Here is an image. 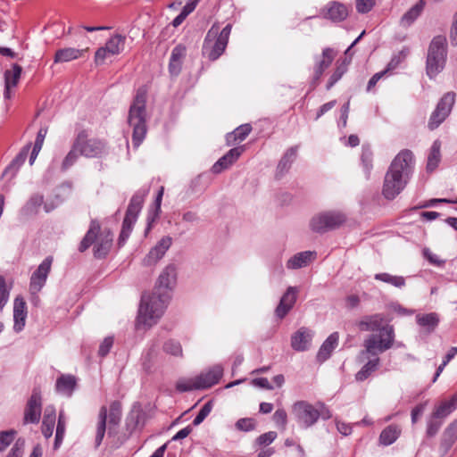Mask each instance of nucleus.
I'll use <instances>...</instances> for the list:
<instances>
[{
  "label": "nucleus",
  "instance_id": "nucleus-1",
  "mask_svg": "<svg viewBox=\"0 0 457 457\" xmlns=\"http://www.w3.org/2000/svg\"><path fill=\"white\" fill-rule=\"evenodd\" d=\"M176 267L172 264L166 266L158 278L153 294L142 295L137 326L142 325L149 328L162 316L170 299V292L176 284Z\"/></svg>",
  "mask_w": 457,
  "mask_h": 457
},
{
  "label": "nucleus",
  "instance_id": "nucleus-2",
  "mask_svg": "<svg viewBox=\"0 0 457 457\" xmlns=\"http://www.w3.org/2000/svg\"><path fill=\"white\" fill-rule=\"evenodd\" d=\"M357 325L361 331H378V334H370L365 338L362 354L378 355L393 346L395 329L393 326L386 323L382 314L365 316Z\"/></svg>",
  "mask_w": 457,
  "mask_h": 457
},
{
  "label": "nucleus",
  "instance_id": "nucleus-3",
  "mask_svg": "<svg viewBox=\"0 0 457 457\" xmlns=\"http://www.w3.org/2000/svg\"><path fill=\"white\" fill-rule=\"evenodd\" d=\"M146 90L143 87L137 89L134 100L129 107L128 122L133 129L132 143L137 147L146 134Z\"/></svg>",
  "mask_w": 457,
  "mask_h": 457
},
{
  "label": "nucleus",
  "instance_id": "nucleus-4",
  "mask_svg": "<svg viewBox=\"0 0 457 457\" xmlns=\"http://www.w3.org/2000/svg\"><path fill=\"white\" fill-rule=\"evenodd\" d=\"M231 24H227L220 31L217 24H213L208 30L203 44V55L210 61H216L225 52L229 36Z\"/></svg>",
  "mask_w": 457,
  "mask_h": 457
},
{
  "label": "nucleus",
  "instance_id": "nucleus-5",
  "mask_svg": "<svg viewBox=\"0 0 457 457\" xmlns=\"http://www.w3.org/2000/svg\"><path fill=\"white\" fill-rule=\"evenodd\" d=\"M100 224L96 220H92L89 229L83 237L79 246V252H85L93 243L94 255L96 258H103L107 255L112 245V234L109 230L100 233Z\"/></svg>",
  "mask_w": 457,
  "mask_h": 457
},
{
  "label": "nucleus",
  "instance_id": "nucleus-6",
  "mask_svg": "<svg viewBox=\"0 0 457 457\" xmlns=\"http://www.w3.org/2000/svg\"><path fill=\"white\" fill-rule=\"evenodd\" d=\"M121 417L122 406L119 401H112L109 408L105 405L100 408L96 428V447L101 445L105 435L107 425L108 431L111 433L112 429H115L120 425Z\"/></svg>",
  "mask_w": 457,
  "mask_h": 457
},
{
  "label": "nucleus",
  "instance_id": "nucleus-7",
  "mask_svg": "<svg viewBox=\"0 0 457 457\" xmlns=\"http://www.w3.org/2000/svg\"><path fill=\"white\" fill-rule=\"evenodd\" d=\"M446 61L445 38L443 37H435L428 48L427 57V74L430 79L435 78L441 72Z\"/></svg>",
  "mask_w": 457,
  "mask_h": 457
},
{
  "label": "nucleus",
  "instance_id": "nucleus-8",
  "mask_svg": "<svg viewBox=\"0 0 457 457\" xmlns=\"http://www.w3.org/2000/svg\"><path fill=\"white\" fill-rule=\"evenodd\" d=\"M147 193V189H143L137 191L132 196L122 222V228L119 237V245L124 244L129 238L132 231L133 224L136 222L137 215L142 209L143 203Z\"/></svg>",
  "mask_w": 457,
  "mask_h": 457
},
{
  "label": "nucleus",
  "instance_id": "nucleus-9",
  "mask_svg": "<svg viewBox=\"0 0 457 457\" xmlns=\"http://www.w3.org/2000/svg\"><path fill=\"white\" fill-rule=\"evenodd\" d=\"M291 415L298 427L303 429L312 427L320 419L316 404H312L303 400L293 403Z\"/></svg>",
  "mask_w": 457,
  "mask_h": 457
},
{
  "label": "nucleus",
  "instance_id": "nucleus-10",
  "mask_svg": "<svg viewBox=\"0 0 457 457\" xmlns=\"http://www.w3.org/2000/svg\"><path fill=\"white\" fill-rule=\"evenodd\" d=\"M345 221V216L340 212H323L314 215L310 220V228L323 234L339 228Z\"/></svg>",
  "mask_w": 457,
  "mask_h": 457
},
{
  "label": "nucleus",
  "instance_id": "nucleus-11",
  "mask_svg": "<svg viewBox=\"0 0 457 457\" xmlns=\"http://www.w3.org/2000/svg\"><path fill=\"white\" fill-rule=\"evenodd\" d=\"M74 142L81 156L86 158H98L106 153L105 143L98 138L89 137L85 130L78 133Z\"/></svg>",
  "mask_w": 457,
  "mask_h": 457
},
{
  "label": "nucleus",
  "instance_id": "nucleus-12",
  "mask_svg": "<svg viewBox=\"0 0 457 457\" xmlns=\"http://www.w3.org/2000/svg\"><path fill=\"white\" fill-rule=\"evenodd\" d=\"M409 179V178L398 173L397 170L388 169L384 179L383 195L388 200L394 199L403 190Z\"/></svg>",
  "mask_w": 457,
  "mask_h": 457
},
{
  "label": "nucleus",
  "instance_id": "nucleus-13",
  "mask_svg": "<svg viewBox=\"0 0 457 457\" xmlns=\"http://www.w3.org/2000/svg\"><path fill=\"white\" fill-rule=\"evenodd\" d=\"M409 179V178L398 173L397 170L388 169L384 179L383 195L388 200L394 199L403 190Z\"/></svg>",
  "mask_w": 457,
  "mask_h": 457
},
{
  "label": "nucleus",
  "instance_id": "nucleus-14",
  "mask_svg": "<svg viewBox=\"0 0 457 457\" xmlns=\"http://www.w3.org/2000/svg\"><path fill=\"white\" fill-rule=\"evenodd\" d=\"M454 102L455 94L453 92H448L444 95L429 118L428 126L430 130L436 129L446 119L452 111Z\"/></svg>",
  "mask_w": 457,
  "mask_h": 457
},
{
  "label": "nucleus",
  "instance_id": "nucleus-15",
  "mask_svg": "<svg viewBox=\"0 0 457 457\" xmlns=\"http://www.w3.org/2000/svg\"><path fill=\"white\" fill-rule=\"evenodd\" d=\"M53 257H46L32 273L29 282V291L32 295H37L46 285L47 277L51 270Z\"/></svg>",
  "mask_w": 457,
  "mask_h": 457
},
{
  "label": "nucleus",
  "instance_id": "nucleus-16",
  "mask_svg": "<svg viewBox=\"0 0 457 457\" xmlns=\"http://www.w3.org/2000/svg\"><path fill=\"white\" fill-rule=\"evenodd\" d=\"M414 167V155L411 150H402L393 160L389 170H397L398 173L411 178Z\"/></svg>",
  "mask_w": 457,
  "mask_h": 457
},
{
  "label": "nucleus",
  "instance_id": "nucleus-17",
  "mask_svg": "<svg viewBox=\"0 0 457 457\" xmlns=\"http://www.w3.org/2000/svg\"><path fill=\"white\" fill-rule=\"evenodd\" d=\"M42 411V400L40 393L34 390L29 399L24 411V423H38Z\"/></svg>",
  "mask_w": 457,
  "mask_h": 457
},
{
  "label": "nucleus",
  "instance_id": "nucleus-18",
  "mask_svg": "<svg viewBox=\"0 0 457 457\" xmlns=\"http://www.w3.org/2000/svg\"><path fill=\"white\" fill-rule=\"evenodd\" d=\"M313 331L302 327L291 336V347L297 352H303L311 347Z\"/></svg>",
  "mask_w": 457,
  "mask_h": 457
},
{
  "label": "nucleus",
  "instance_id": "nucleus-19",
  "mask_svg": "<svg viewBox=\"0 0 457 457\" xmlns=\"http://www.w3.org/2000/svg\"><path fill=\"white\" fill-rule=\"evenodd\" d=\"M172 244V239L170 237H162L158 243L150 250L148 254L145 257L144 262L145 265H154L159 260H161L168 249L170 247Z\"/></svg>",
  "mask_w": 457,
  "mask_h": 457
},
{
  "label": "nucleus",
  "instance_id": "nucleus-20",
  "mask_svg": "<svg viewBox=\"0 0 457 457\" xmlns=\"http://www.w3.org/2000/svg\"><path fill=\"white\" fill-rule=\"evenodd\" d=\"M27 304L23 297L17 296L13 303V330L20 333L23 330L27 319Z\"/></svg>",
  "mask_w": 457,
  "mask_h": 457
},
{
  "label": "nucleus",
  "instance_id": "nucleus-21",
  "mask_svg": "<svg viewBox=\"0 0 457 457\" xmlns=\"http://www.w3.org/2000/svg\"><path fill=\"white\" fill-rule=\"evenodd\" d=\"M298 290L295 287H289L286 293L282 295L278 305L276 308V315L279 319H283L288 312L293 308L296 302Z\"/></svg>",
  "mask_w": 457,
  "mask_h": 457
},
{
  "label": "nucleus",
  "instance_id": "nucleus-22",
  "mask_svg": "<svg viewBox=\"0 0 457 457\" xmlns=\"http://www.w3.org/2000/svg\"><path fill=\"white\" fill-rule=\"evenodd\" d=\"M245 147L239 146L230 149L225 155L220 158L212 166L213 173H220L222 170L230 167L242 154Z\"/></svg>",
  "mask_w": 457,
  "mask_h": 457
},
{
  "label": "nucleus",
  "instance_id": "nucleus-23",
  "mask_svg": "<svg viewBox=\"0 0 457 457\" xmlns=\"http://www.w3.org/2000/svg\"><path fill=\"white\" fill-rule=\"evenodd\" d=\"M348 8L339 2H331L323 10V16L333 22H339L345 20L348 16Z\"/></svg>",
  "mask_w": 457,
  "mask_h": 457
},
{
  "label": "nucleus",
  "instance_id": "nucleus-24",
  "mask_svg": "<svg viewBox=\"0 0 457 457\" xmlns=\"http://www.w3.org/2000/svg\"><path fill=\"white\" fill-rule=\"evenodd\" d=\"M223 374V369L220 365H216L206 372H203L196 376L197 383L200 389H205L217 384Z\"/></svg>",
  "mask_w": 457,
  "mask_h": 457
},
{
  "label": "nucleus",
  "instance_id": "nucleus-25",
  "mask_svg": "<svg viewBox=\"0 0 457 457\" xmlns=\"http://www.w3.org/2000/svg\"><path fill=\"white\" fill-rule=\"evenodd\" d=\"M87 50V48L79 49L76 47L60 48L54 54V62L63 63L78 60L81 58Z\"/></svg>",
  "mask_w": 457,
  "mask_h": 457
},
{
  "label": "nucleus",
  "instance_id": "nucleus-26",
  "mask_svg": "<svg viewBox=\"0 0 457 457\" xmlns=\"http://www.w3.org/2000/svg\"><path fill=\"white\" fill-rule=\"evenodd\" d=\"M315 251H304L292 256L287 262V268L296 270L307 266L316 259Z\"/></svg>",
  "mask_w": 457,
  "mask_h": 457
},
{
  "label": "nucleus",
  "instance_id": "nucleus-27",
  "mask_svg": "<svg viewBox=\"0 0 457 457\" xmlns=\"http://www.w3.org/2000/svg\"><path fill=\"white\" fill-rule=\"evenodd\" d=\"M22 68L18 64H13L11 70L4 72V97L9 99L11 97V88L17 86Z\"/></svg>",
  "mask_w": 457,
  "mask_h": 457
},
{
  "label": "nucleus",
  "instance_id": "nucleus-28",
  "mask_svg": "<svg viewBox=\"0 0 457 457\" xmlns=\"http://www.w3.org/2000/svg\"><path fill=\"white\" fill-rule=\"evenodd\" d=\"M338 333L334 332L324 341L317 353V360L319 361L323 362L330 357L333 350L338 345Z\"/></svg>",
  "mask_w": 457,
  "mask_h": 457
},
{
  "label": "nucleus",
  "instance_id": "nucleus-29",
  "mask_svg": "<svg viewBox=\"0 0 457 457\" xmlns=\"http://www.w3.org/2000/svg\"><path fill=\"white\" fill-rule=\"evenodd\" d=\"M55 420L56 412L54 407H46L41 428L42 434L46 438H50L53 436L54 428L55 426Z\"/></svg>",
  "mask_w": 457,
  "mask_h": 457
},
{
  "label": "nucleus",
  "instance_id": "nucleus-30",
  "mask_svg": "<svg viewBox=\"0 0 457 457\" xmlns=\"http://www.w3.org/2000/svg\"><path fill=\"white\" fill-rule=\"evenodd\" d=\"M402 433V428L399 425L391 424L386 427L379 435V443L385 446L394 444Z\"/></svg>",
  "mask_w": 457,
  "mask_h": 457
},
{
  "label": "nucleus",
  "instance_id": "nucleus-31",
  "mask_svg": "<svg viewBox=\"0 0 457 457\" xmlns=\"http://www.w3.org/2000/svg\"><path fill=\"white\" fill-rule=\"evenodd\" d=\"M76 378L72 375H62L56 380L55 388L59 394L71 396L76 387Z\"/></svg>",
  "mask_w": 457,
  "mask_h": 457
},
{
  "label": "nucleus",
  "instance_id": "nucleus-32",
  "mask_svg": "<svg viewBox=\"0 0 457 457\" xmlns=\"http://www.w3.org/2000/svg\"><path fill=\"white\" fill-rule=\"evenodd\" d=\"M441 161V142L435 140L431 145L428 155L427 170L429 172L434 171Z\"/></svg>",
  "mask_w": 457,
  "mask_h": 457
},
{
  "label": "nucleus",
  "instance_id": "nucleus-33",
  "mask_svg": "<svg viewBox=\"0 0 457 457\" xmlns=\"http://www.w3.org/2000/svg\"><path fill=\"white\" fill-rule=\"evenodd\" d=\"M367 357H370L366 354ZM370 359L363 367L356 373L355 379L357 381H364L367 379L375 370H378L380 359L378 355L371 356Z\"/></svg>",
  "mask_w": 457,
  "mask_h": 457
},
{
  "label": "nucleus",
  "instance_id": "nucleus-34",
  "mask_svg": "<svg viewBox=\"0 0 457 457\" xmlns=\"http://www.w3.org/2000/svg\"><path fill=\"white\" fill-rule=\"evenodd\" d=\"M298 146H292L287 150L282 158L280 159L277 170L278 174L287 172L291 164L295 162L297 156Z\"/></svg>",
  "mask_w": 457,
  "mask_h": 457
},
{
  "label": "nucleus",
  "instance_id": "nucleus-35",
  "mask_svg": "<svg viewBox=\"0 0 457 457\" xmlns=\"http://www.w3.org/2000/svg\"><path fill=\"white\" fill-rule=\"evenodd\" d=\"M252 131L250 124H243L237 127L233 132L228 133L226 137L227 144L228 145L236 144L237 141H243Z\"/></svg>",
  "mask_w": 457,
  "mask_h": 457
},
{
  "label": "nucleus",
  "instance_id": "nucleus-36",
  "mask_svg": "<svg viewBox=\"0 0 457 457\" xmlns=\"http://www.w3.org/2000/svg\"><path fill=\"white\" fill-rule=\"evenodd\" d=\"M126 37L120 34H115L109 38L105 43L107 52L112 54L114 56L120 54L125 47Z\"/></svg>",
  "mask_w": 457,
  "mask_h": 457
},
{
  "label": "nucleus",
  "instance_id": "nucleus-37",
  "mask_svg": "<svg viewBox=\"0 0 457 457\" xmlns=\"http://www.w3.org/2000/svg\"><path fill=\"white\" fill-rule=\"evenodd\" d=\"M425 3L420 0L414 6H412L407 12L403 14L400 22L403 27L410 26L421 13Z\"/></svg>",
  "mask_w": 457,
  "mask_h": 457
},
{
  "label": "nucleus",
  "instance_id": "nucleus-38",
  "mask_svg": "<svg viewBox=\"0 0 457 457\" xmlns=\"http://www.w3.org/2000/svg\"><path fill=\"white\" fill-rule=\"evenodd\" d=\"M417 323L427 331H433L438 324L439 319L436 313L430 312L427 314H418L416 316Z\"/></svg>",
  "mask_w": 457,
  "mask_h": 457
},
{
  "label": "nucleus",
  "instance_id": "nucleus-39",
  "mask_svg": "<svg viewBox=\"0 0 457 457\" xmlns=\"http://www.w3.org/2000/svg\"><path fill=\"white\" fill-rule=\"evenodd\" d=\"M30 149V145H27L24 146L21 152L17 154V156L12 160L10 165L5 169L4 174L12 172V176L16 174L20 167L25 162L29 152Z\"/></svg>",
  "mask_w": 457,
  "mask_h": 457
},
{
  "label": "nucleus",
  "instance_id": "nucleus-40",
  "mask_svg": "<svg viewBox=\"0 0 457 457\" xmlns=\"http://www.w3.org/2000/svg\"><path fill=\"white\" fill-rule=\"evenodd\" d=\"M457 440V419L451 422L443 434L442 445L447 450Z\"/></svg>",
  "mask_w": 457,
  "mask_h": 457
},
{
  "label": "nucleus",
  "instance_id": "nucleus-41",
  "mask_svg": "<svg viewBox=\"0 0 457 457\" xmlns=\"http://www.w3.org/2000/svg\"><path fill=\"white\" fill-rule=\"evenodd\" d=\"M375 279L382 281L386 284H390L397 288H403L405 287V278L403 276L391 275L389 273H378L375 275Z\"/></svg>",
  "mask_w": 457,
  "mask_h": 457
},
{
  "label": "nucleus",
  "instance_id": "nucleus-42",
  "mask_svg": "<svg viewBox=\"0 0 457 457\" xmlns=\"http://www.w3.org/2000/svg\"><path fill=\"white\" fill-rule=\"evenodd\" d=\"M334 59L333 50L325 48L322 52V60L318 63L315 68V77L318 79L323 71L330 65Z\"/></svg>",
  "mask_w": 457,
  "mask_h": 457
},
{
  "label": "nucleus",
  "instance_id": "nucleus-43",
  "mask_svg": "<svg viewBox=\"0 0 457 457\" xmlns=\"http://www.w3.org/2000/svg\"><path fill=\"white\" fill-rule=\"evenodd\" d=\"M444 420L433 413L427 418L426 436L428 437L435 436L441 428Z\"/></svg>",
  "mask_w": 457,
  "mask_h": 457
},
{
  "label": "nucleus",
  "instance_id": "nucleus-44",
  "mask_svg": "<svg viewBox=\"0 0 457 457\" xmlns=\"http://www.w3.org/2000/svg\"><path fill=\"white\" fill-rule=\"evenodd\" d=\"M79 156H81L80 151L79 147H76V144L73 141L71 150L66 154L62 162V170H66L71 167L74 163H76Z\"/></svg>",
  "mask_w": 457,
  "mask_h": 457
},
{
  "label": "nucleus",
  "instance_id": "nucleus-45",
  "mask_svg": "<svg viewBox=\"0 0 457 457\" xmlns=\"http://www.w3.org/2000/svg\"><path fill=\"white\" fill-rule=\"evenodd\" d=\"M453 411V405L445 400L442 401L439 404L436 405L431 413L445 420V419L448 417Z\"/></svg>",
  "mask_w": 457,
  "mask_h": 457
},
{
  "label": "nucleus",
  "instance_id": "nucleus-46",
  "mask_svg": "<svg viewBox=\"0 0 457 457\" xmlns=\"http://www.w3.org/2000/svg\"><path fill=\"white\" fill-rule=\"evenodd\" d=\"M176 389L179 392H187L193 390H199V384L197 383L196 377L190 378H181L176 384Z\"/></svg>",
  "mask_w": 457,
  "mask_h": 457
},
{
  "label": "nucleus",
  "instance_id": "nucleus-47",
  "mask_svg": "<svg viewBox=\"0 0 457 457\" xmlns=\"http://www.w3.org/2000/svg\"><path fill=\"white\" fill-rule=\"evenodd\" d=\"M44 203V197L41 195L36 194L32 195L28 203L26 204L24 209L28 213H37L39 207Z\"/></svg>",
  "mask_w": 457,
  "mask_h": 457
},
{
  "label": "nucleus",
  "instance_id": "nucleus-48",
  "mask_svg": "<svg viewBox=\"0 0 457 457\" xmlns=\"http://www.w3.org/2000/svg\"><path fill=\"white\" fill-rule=\"evenodd\" d=\"M163 351L173 356H182V346L179 342L173 339L168 340L163 344Z\"/></svg>",
  "mask_w": 457,
  "mask_h": 457
},
{
  "label": "nucleus",
  "instance_id": "nucleus-49",
  "mask_svg": "<svg viewBox=\"0 0 457 457\" xmlns=\"http://www.w3.org/2000/svg\"><path fill=\"white\" fill-rule=\"evenodd\" d=\"M361 160L365 173V178L366 179H369L370 178L371 170L373 168L371 152L370 150H363Z\"/></svg>",
  "mask_w": 457,
  "mask_h": 457
},
{
  "label": "nucleus",
  "instance_id": "nucleus-50",
  "mask_svg": "<svg viewBox=\"0 0 457 457\" xmlns=\"http://www.w3.org/2000/svg\"><path fill=\"white\" fill-rule=\"evenodd\" d=\"M212 410V403L211 401L204 403V405L199 411L198 414L194 419L193 425L194 426L200 425L204 420V419L210 414Z\"/></svg>",
  "mask_w": 457,
  "mask_h": 457
},
{
  "label": "nucleus",
  "instance_id": "nucleus-51",
  "mask_svg": "<svg viewBox=\"0 0 457 457\" xmlns=\"http://www.w3.org/2000/svg\"><path fill=\"white\" fill-rule=\"evenodd\" d=\"M273 420L278 427L285 430L287 424V414L286 411L282 408L278 409L273 414Z\"/></svg>",
  "mask_w": 457,
  "mask_h": 457
},
{
  "label": "nucleus",
  "instance_id": "nucleus-52",
  "mask_svg": "<svg viewBox=\"0 0 457 457\" xmlns=\"http://www.w3.org/2000/svg\"><path fill=\"white\" fill-rule=\"evenodd\" d=\"M114 56L112 54L107 52V48L104 46L99 47L95 54V62L96 65H102L106 60Z\"/></svg>",
  "mask_w": 457,
  "mask_h": 457
},
{
  "label": "nucleus",
  "instance_id": "nucleus-53",
  "mask_svg": "<svg viewBox=\"0 0 457 457\" xmlns=\"http://www.w3.org/2000/svg\"><path fill=\"white\" fill-rule=\"evenodd\" d=\"M15 431H3L0 432V452L4 450L13 441Z\"/></svg>",
  "mask_w": 457,
  "mask_h": 457
},
{
  "label": "nucleus",
  "instance_id": "nucleus-54",
  "mask_svg": "<svg viewBox=\"0 0 457 457\" xmlns=\"http://www.w3.org/2000/svg\"><path fill=\"white\" fill-rule=\"evenodd\" d=\"M9 300V291L3 277L0 276V312L4 309Z\"/></svg>",
  "mask_w": 457,
  "mask_h": 457
},
{
  "label": "nucleus",
  "instance_id": "nucleus-55",
  "mask_svg": "<svg viewBox=\"0 0 457 457\" xmlns=\"http://www.w3.org/2000/svg\"><path fill=\"white\" fill-rule=\"evenodd\" d=\"M255 423L253 419L243 418L239 419L236 423V428L242 431H251L254 429Z\"/></svg>",
  "mask_w": 457,
  "mask_h": 457
},
{
  "label": "nucleus",
  "instance_id": "nucleus-56",
  "mask_svg": "<svg viewBox=\"0 0 457 457\" xmlns=\"http://www.w3.org/2000/svg\"><path fill=\"white\" fill-rule=\"evenodd\" d=\"M277 438V433L275 431H269L259 436L256 439V444L259 445H269Z\"/></svg>",
  "mask_w": 457,
  "mask_h": 457
},
{
  "label": "nucleus",
  "instance_id": "nucleus-57",
  "mask_svg": "<svg viewBox=\"0 0 457 457\" xmlns=\"http://www.w3.org/2000/svg\"><path fill=\"white\" fill-rule=\"evenodd\" d=\"M112 345H113V337H105L99 346V350H98L99 355L102 357L106 356L109 353L110 350L112 349Z\"/></svg>",
  "mask_w": 457,
  "mask_h": 457
},
{
  "label": "nucleus",
  "instance_id": "nucleus-58",
  "mask_svg": "<svg viewBox=\"0 0 457 457\" xmlns=\"http://www.w3.org/2000/svg\"><path fill=\"white\" fill-rule=\"evenodd\" d=\"M423 256L433 265L441 267L445 261L441 260L436 254L433 253L428 248H424Z\"/></svg>",
  "mask_w": 457,
  "mask_h": 457
},
{
  "label": "nucleus",
  "instance_id": "nucleus-59",
  "mask_svg": "<svg viewBox=\"0 0 457 457\" xmlns=\"http://www.w3.org/2000/svg\"><path fill=\"white\" fill-rule=\"evenodd\" d=\"M374 5V0H356V10L360 13L370 12Z\"/></svg>",
  "mask_w": 457,
  "mask_h": 457
},
{
  "label": "nucleus",
  "instance_id": "nucleus-60",
  "mask_svg": "<svg viewBox=\"0 0 457 457\" xmlns=\"http://www.w3.org/2000/svg\"><path fill=\"white\" fill-rule=\"evenodd\" d=\"M66 430V423H63L62 421L57 422L56 426V433H55V441H54V446L58 447L64 437Z\"/></svg>",
  "mask_w": 457,
  "mask_h": 457
},
{
  "label": "nucleus",
  "instance_id": "nucleus-61",
  "mask_svg": "<svg viewBox=\"0 0 457 457\" xmlns=\"http://www.w3.org/2000/svg\"><path fill=\"white\" fill-rule=\"evenodd\" d=\"M186 56V47L179 45L175 46L171 52L170 59L182 62Z\"/></svg>",
  "mask_w": 457,
  "mask_h": 457
},
{
  "label": "nucleus",
  "instance_id": "nucleus-62",
  "mask_svg": "<svg viewBox=\"0 0 457 457\" xmlns=\"http://www.w3.org/2000/svg\"><path fill=\"white\" fill-rule=\"evenodd\" d=\"M189 6H184L180 13L173 20L172 25L174 27H179L185 20L186 18L193 12V11L190 10Z\"/></svg>",
  "mask_w": 457,
  "mask_h": 457
},
{
  "label": "nucleus",
  "instance_id": "nucleus-63",
  "mask_svg": "<svg viewBox=\"0 0 457 457\" xmlns=\"http://www.w3.org/2000/svg\"><path fill=\"white\" fill-rule=\"evenodd\" d=\"M46 132H47V130L46 129H39V131L37 132L36 140H35L34 146H33L34 149H37L39 151L41 150Z\"/></svg>",
  "mask_w": 457,
  "mask_h": 457
},
{
  "label": "nucleus",
  "instance_id": "nucleus-64",
  "mask_svg": "<svg viewBox=\"0 0 457 457\" xmlns=\"http://www.w3.org/2000/svg\"><path fill=\"white\" fill-rule=\"evenodd\" d=\"M317 411L320 413V418L328 420L332 417L331 411L321 403H316Z\"/></svg>",
  "mask_w": 457,
  "mask_h": 457
}]
</instances>
